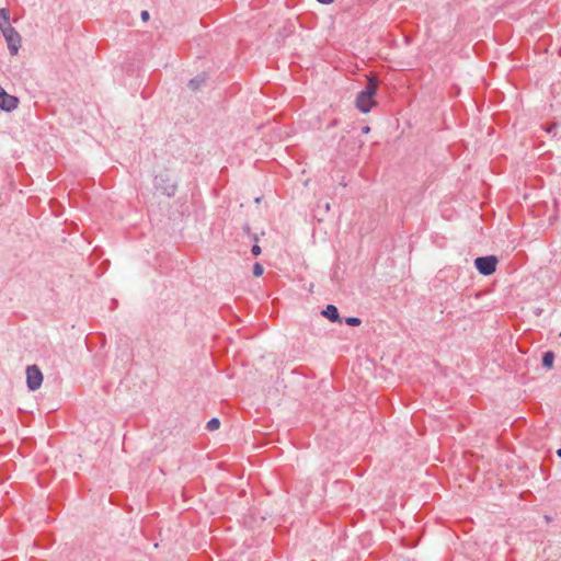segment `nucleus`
<instances>
[{"label": "nucleus", "instance_id": "dca6fc26", "mask_svg": "<svg viewBox=\"0 0 561 561\" xmlns=\"http://www.w3.org/2000/svg\"><path fill=\"white\" fill-rule=\"evenodd\" d=\"M362 131H363L364 134H368V133L370 131V127H369V126H364V127L362 128Z\"/></svg>", "mask_w": 561, "mask_h": 561}, {"label": "nucleus", "instance_id": "4468645a", "mask_svg": "<svg viewBox=\"0 0 561 561\" xmlns=\"http://www.w3.org/2000/svg\"><path fill=\"white\" fill-rule=\"evenodd\" d=\"M251 252H252V254H253V255H255V256L260 255V254H261V248H260V245L254 244V245L252 247V249H251Z\"/></svg>", "mask_w": 561, "mask_h": 561}, {"label": "nucleus", "instance_id": "7ed1b4c3", "mask_svg": "<svg viewBox=\"0 0 561 561\" xmlns=\"http://www.w3.org/2000/svg\"><path fill=\"white\" fill-rule=\"evenodd\" d=\"M497 257L494 255L479 256L474 260V266L480 274L489 276L496 270Z\"/></svg>", "mask_w": 561, "mask_h": 561}, {"label": "nucleus", "instance_id": "39448f33", "mask_svg": "<svg viewBox=\"0 0 561 561\" xmlns=\"http://www.w3.org/2000/svg\"><path fill=\"white\" fill-rule=\"evenodd\" d=\"M43 382V374L38 366L30 365L26 368V385L31 391L39 389Z\"/></svg>", "mask_w": 561, "mask_h": 561}, {"label": "nucleus", "instance_id": "9d476101", "mask_svg": "<svg viewBox=\"0 0 561 561\" xmlns=\"http://www.w3.org/2000/svg\"><path fill=\"white\" fill-rule=\"evenodd\" d=\"M554 354L551 351L545 352L542 355V366L550 369L553 366Z\"/></svg>", "mask_w": 561, "mask_h": 561}, {"label": "nucleus", "instance_id": "f3484780", "mask_svg": "<svg viewBox=\"0 0 561 561\" xmlns=\"http://www.w3.org/2000/svg\"><path fill=\"white\" fill-rule=\"evenodd\" d=\"M320 3H323V4H330L332 3L334 0H318Z\"/></svg>", "mask_w": 561, "mask_h": 561}, {"label": "nucleus", "instance_id": "6e6552de", "mask_svg": "<svg viewBox=\"0 0 561 561\" xmlns=\"http://www.w3.org/2000/svg\"><path fill=\"white\" fill-rule=\"evenodd\" d=\"M5 26H11L10 24V12L5 8L0 9V31L5 30Z\"/></svg>", "mask_w": 561, "mask_h": 561}, {"label": "nucleus", "instance_id": "f257e3e1", "mask_svg": "<svg viewBox=\"0 0 561 561\" xmlns=\"http://www.w3.org/2000/svg\"><path fill=\"white\" fill-rule=\"evenodd\" d=\"M377 91V82L369 80L364 90L356 96V106L363 113H368L375 105L374 95Z\"/></svg>", "mask_w": 561, "mask_h": 561}, {"label": "nucleus", "instance_id": "6ab92c4d", "mask_svg": "<svg viewBox=\"0 0 561 561\" xmlns=\"http://www.w3.org/2000/svg\"><path fill=\"white\" fill-rule=\"evenodd\" d=\"M557 455H558V457H560V458H561V448H559V449L557 450Z\"/></svg>", "mask_w": 561, "mask_h": 561}, {"label": "nucleus", "instance_id": "9b49d317", "mask_svg": "<svg viewBox=\"0 0 561 561\" xmlns=\"http://www.w3.org/2000/svg\"><path fill=\"white\" fill-rule=\"evenodd\" d=\"M219 426H220V421H219V419H217V417H213V419H210V420L207 422V424H206V428H207L208 431H216V430H218V428H219Z\"/></svg>", "mask_w": 561, "mask_h": 561}, {"label": "nucleus", "instance_id": "0eeeda50", "mask_svg": "<svg viewBox=\"0 0 561 561\" xmlns=\"http://www.w3.org/2000/svg\"><path fill=\"white\" fill-rule=\"evenodd\" d=\"M321 314L332 322H341L339 310L334 305H328Z\"/></svg>", "mask_w": 561, "mask_h": 561}, {"label": "nucleus", "instance_id": "423d86ee", "mask_svg": "<svg viewBox=\"0 0 561 561\" xmlns=\"http://www.w3.org/2000/svg\"><path fill=\"white\" fill-rule=\"evenodd\" d=\"M19 99L14 95L7 93L4 89L0 91V108L5 112H11L18 107Z\"/></svg>", "mask_w": 561, "mask_h": 561}, {"label": "nucleus", "instance_id": "ddd939ff", "mask_svg": "<svg viewBox=\"0 0 561 561\" xmlns=\"http://www.w3.org/2000/svg\"><path fill=\"white\" fill-rule=\"evenodd\" d=\"M263 272H264V268L260 263H255L253 265V275L254 276L259 277L263 274Z\"/></svg>", "mask_w": 561, "mask_h": 561}, {"label": "nucleus", "instance_id": "20e7f679", "mask_svg": "<svg viewBox=\"0 0 561 561\" xmlns=\"http://www.w3.org/2000/svg\"><path fill=\"white\" fill-rule=\"evenodd\" d=\"M1 32L5 38L10 54L13 56L16 55L21 47L20 34L13 26H5V30H2Z\"/></svg>", "mask_w": 561, "mask_h": 561}, {"label": "nucleus", "instance_id": "f8f14e48", "mask_svg": "<svg viewBox=\"0 0 561 561\" xmlns=\"http://www.w3.org/2000/svg\"><path fill=\"white\" fill-rule=\"evenodd\" d=\"M345 323L347 325H351V327H357L362 323V320L359 318H356V317H347L345 319Z\"/></svg>", "mask_w": 561, "mask_h": 561}, {"label": "nucleus", "instance_id": "2eb2a0df", "mask_svg": "<svg viewBox=\"0 0 561 561\" xmlns=\"http://www.w3.org/2000/svg\"><path fill=\"white\" fill-rule=\"evenodd\" d=\"M141 19L142 21H148L149 20V12L148 11H142L141 12Z\"/></svg>", "mask_w": 561, "mask_h": 561}, {"label": "nucleus", "instance_id": "1a4fd4ad", "mask_svg": "<svg viewBox=\"0 0 561 561\" xmlns=\"http://www.w3.org/2000/svg\"><path fill=\"white\" fill-rule=\"evenodd\" d=\"M206 81V76L203 73V75H198L196 76L195 78L191 79L190 82H188V87L195 91V90H198Z\"/></svg>", "mask_w": 561, "mask_h": 561}, {"label": "nucleus", "instance_id": "f03ea898", "mask_svg": "<svg viewBox=\"0 0 561 561\" xmlns=\"http://www.w3.org/2000/svg\"><path fill=\"white\" fill-rule=\"evenodd\" d=\"M154 187L157 191L171 197L175 195L178 184L170 173L162 172L154 178Z\"/></svg>", "mask_w": 561, "mask_h": 561}, {"label": "nucleus", "instance_id": "a211bd4d", "mask_svg": "<svg viewBox=\"0 0 561 561\" xmlns=\"http://www.w3.org/2000/svg\"><path fill=\"white\" fill-rule=\"evenodd\" d=\"M554 127H556V125H552L551 127H549V128L547 129V131H548V133H551L552 128H554Z\"/></svg>", "mask_w": 561, "mask_h": 561}]
</instances>
